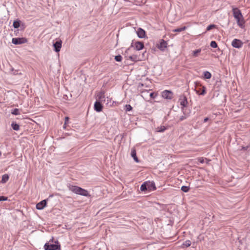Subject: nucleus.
Segmentation results:
<instances>
[{
	"label": "nucleus",
	"instance_id": "nucleus-40",
	"mask_svg": "<svg viewBox=\"0 0 250 250\" xmlns=\"http://www.w3.org/2000/svg\"><path fill=\"white\" fill-rule=\"evenodd\" d=\"M209 118L208 117H206L204 118L203 123H206L209 120Z\"/></svg>",
	"mask_w": 250,
	"mask_h": 250
},
{
	"label": "nucleus",
	"instance_id": "nucleus-31",
	"mask_svg": "<svg viewBox=\"0 0 250 250\" xmlns=\"http://www.w3.org/2000/svg\"><path fill=\"white\" fill-rule=\"evenodd\" d=\"M191 245V242L190 240H186L183 244V247H188Z\"/></svg>",
	"mask_w": 250,
	"mask_h": 250
},
{
	"label": "nucleus",
	"instance_id": "nucleus-14",
	"mask_svg": "<svg viewBox=\"0 0 250 250\" xmlns=\"http://www.w3.org/2000/svg\"><path fill=\"white\" fill-rule=\"evenodd\" d=\"M233 15L236 20L243 16L241 11L237 8L233 9Z\"/></svg>",
	"mask_w": 250,
	"mask_h": 250
},
{
	"label": "nucleus",
	"instance_id": "nucleus-34",
	"mask_svg": "<svg viewBox=\"0 0 250 250\" xmlns=\"http://www.w3.org/2000/svg\"><path fill=\"white\" fill-rule=\"evenodd\" d=\"M125 110L126 111H130L132 110V107L130 104L125 105Z\"/></svg>",
	"mask_w": 250,
	"mask_h": 250
},
{
	"label": "nucleus",
	"instance_id": "nucleus-45",
	"mask_svg": "<svg viewBox=\"0 0 250 250\" xmlns=\"http://www.w3.org/2000/svg\"><path fill=\"white\" fill-rule=\"evenodd\" d=\"M1 151H0V156H1Z\"/></svg>",
	"mask_w": 250,
	"mask_h": 250
},
{
	"label": "nucleus",
	"instance_id": "nucleus-30",
	"mask_svg": "<svg viewBox=\"0 0 250 250\" xmlns=\"http://www.w3.org/2000/svg\"><path fill=\"white\" fill-rule=\"evenodd\" d=\"M157 129L158 132H163L166 130V127L165 126H161L160 127H158Z\"/></svg>",
	"mask_w": 250,
	"mask_h": 250
},
{
	"label": "nucleus",
	"instance_id": "nucleus-20",
	"mask_svg": "<svg viewBox=\"0 0 250 250\" xmlns=\"http://www.w3.org/2000/svg\"><path fill=\"white\" fill-rule=\"evenodd\" d=\"M236 20L238 26L242 28H243L244 27V25L245 24V21L243 17H242V18L237 19Z\"/></svg>",
	"mask_w": 250,
	"mask_h": 250
},
{
	"label": "nucleus",
	"instance_id": "nucleus-22",
	"mask_svg": "<svg viewBox=\"0 0 250 250\" xmlns=\"http://www.w3.org/2000/svg\"><path fill=\"white\" fill-rule=\"evenodd\" d=\"M11 127L13 130L18 131L20 129V125L16 122H13L11 124Z\"/></svg>",
	"mask_w": 250,
	"mask_h": 250
},
{
	"label": "nucleus",
	"instance_id": "nucleus-29",
	"mask_svg": "<svg viewBox=\"0 0 250 250\" xmlns=\"http://www.w3.org/2000/svg\"><path fill=\"white\" fill-rule=\"evenodd\" d=\"M216 28H217V25L214 24H211L207 27L206 31H208L211 30L212 29Z\"/></svg>",
	"mask_w": 250,
	"mask_h": 250
},
{
	"label": "nucleus",
	"instance_id": "nucleus-16",
	"mask_svg": "<svg viewBox=\"0 0 250 250\" xmlns=\"http://www.w3.org/2000/svg\"><path fill=\"white\" fill-rule=\"evenodd\" d=\"M137 34L139 38H145L146 37V31L141 28H139L137 31Z\"/></svg>",
	"mask_w": 250,
	"mask_h": 250
},
{
	"label": "nucleus",
	"instance_id": "nucleus-46",
	"mask_svg": "<svg viewBox=\"0 0 250 250\" xmlns=\"http://www.w3.org/2000/svg\"><path fill=\"white\" fill-rule=\"evenodd\" d=\"M131 46H133V43H131Z\"/></svg>",
	"mask_w": 250,
	"mask_h": 250
},
{
	"label": "nucleus",
	"instance_id": "nucleus-1",
	"mask_svg": "<svg viewBox=\"0 0 250 250\" xmlns=\"http://www.w3.org/2000/svg\"><path fill=\"white\" fill-rule=\"evenodd\" d=\"M68 187L70 190L77 194H79L86 197L90 196V195L88 191L81 187L70 185Z\"/></svg>",
	"mask_w": 250,
	"mask_h": 250
},
{
	"label": "nucleus",
	"instance_id": "nucleus-5",
	"mask_svg": "<svg viewBox=\"0 0 250 250\" xmlns=\"http://www.w3.org/2000/svg\"><path fill=\"white\" fill-rule=\"evenodd\" d=\"M27 42L25 38H15L12 40V43L15 45L21 44Z\"/></svg>",
	"mask_w": 250,
	"mask_h": 250
},
{
	"label": "nucleus",
	"instance_id": "nucleus-24",
	"mask_svg": "<svg viewBox=\"0 0 250 250\" xmlns=\"http://www.w3.org/2000/svg\"><path fill=\"white\" fill-rule=\"evenodd\" d=\"M129 59L134 62H136L139 60L138 56L136 55H133L132 56H130L129 57Z\"/></svg>",
	"mask_w": 250,
	"mask_h": 250
},
{
	"label": "nucleus",
	"instance_id": "nucleus-12",
	"mask_svg": "<svg viewBox=\"0 0 250 250\" xmlns=\"http://www.w3.org/2000/svg\"><path fill=\"white\" fill-rule=\"evenodd\" d=\"M47 199H44L36 205V208L39 210H42L46 206Z\"/></svg>",
	"mask_w": 250,
	"mask_h": 250
},
{
	"label": "nucleus",
	"instance_id": "nucleus-6",
	"mask_svg": "<svg viewBox=\"0 0 250 250\" xmlns=\"http://www.w3.org/2000/svg\"><path fill=\"white\" fill-rule=\"evenodd\" d=\"M173 93L169 90H165L162 92V96L167 100H171L173 98Z\"/></svg>",
	"mask_w": 250,
	"mask_h": 250
},
{
	"label": "nucleus",
	"instance_id": "nucleus-44",
	"mask_svg": "<svg viewBox=\"0 0 250 250\" xmlns=\"http://www.w3.org/2000/svg\"><path fill=\"white\" fill-rule=\"evenodd\" d=\"M66 127V125H63V128H65Z\"/></svg>",
	"mask_w": 250,
	"mask_h": 250
},
{
	"label": "nucleus",
	"instance_id": "nucleus-13",
	"mask_svg": "<svg viewBox=\"0 0 250 250\" xmlns=\"http://www.w3.org/2000/svg\"><path fill=\"white\" fill-rule=\"evenodd\" d=\"M167 43L166 41L162 39L159 44H158V48L161 51H164L165 49L167 47Z\"/></svg>",
	"mask_w": 250,
	"mask_h": 250
},
{
	"label": "nucleus",
	"instance_id": "nucleus-10",
	"mask_svg": "<svg viewBox=\"0 0 250 250\" xmlns=\"http://www.w3.org/2000/svg\"><path fill=\"white\" fill-rule=\"evenodd\" d=\"M103 106L100 101H96L94 104V109L95 111L98 112H100L102 111Z\"/></svg>",
	"mask_w": 250,
	"mask_h": 250
},
{
	"label": "nucleus",
	"instance_id": "nucleus-43",
	"mask_svg": "<svg viewBox=\"0 0 250 250\" xmlns=\"http://www.w3.org/2000/svg\"><path fill=\"white\" fill-rule=\"evenodd\" d=\"M129 50V48L127 49V50H126V51H125V54L127 53V51Z\"/></svg>",
	"mask_w": 250,
	"mask_h": 250
},
{
	"label": "nucleus",
	"instance_id": "nucleus-21",
	"mask_svg": "<svg viewBox=\"0 0 250 250\" xmlns=\"http://www.w3.org/2000/svg\"><path fill=\"white\" fill-rule=\"evenodd\" d=\"M9 176L7 174H5L2 175L1 183H5L9 179Z\"/></svg>",
	"mask_w": 250,
	"mask_h": 250
},
{
	"label": "nucleus",
	"instance_id": "nucleus-15",
	"mask_svg": "<svg viewBox=\"0 0 250 250\" xmlns=\"http://www.w3.org/2000/svg\"><path fill=\"white\" fill-rule=\"evenodd\" d=\"M135 49L136 50H141L144 48V44L143 42L137 41L134 44Z\"/></svg>",
	"mask_w": 250,
	"mask_h": 250
},
{
	"label": "nucleus",
	"instance_id": "nucleus-7",
	"mask_svg": "<svg viewBox=\"0 0 250 250\" xmlns=\"http://www.w3.org/2000/svg\"><path fill=\"white\" fill-rule=\"evenodd\" d=\"M62 41L61 39H58L55 42H53V46L54 47V51L58 53L59 52L62 47Z\"/></svg>",
	"mask_w": 250,
	"mask_h": 250
},
{
	"label": "nucleus",
	"instance_id": "nucleus-18",
	"mask_svg": "<svg viewBox=\"0 0 250 250\" xmlns=\"http://www.w3.org/2000/svg\"><path fill=\"white\" fill-rule=\"evenodd\" d=\"M131 156L133 158L135 162H136V163L139 162V159L137 157L136 151L135 148H133L131 149Z\"/></svg>",
	"mask_w": 250,
	"mask_h": 250
},
{
	"label": "nucleus",
	"instance_id": "nucleus-37",
	"mask_svg": "<svg viewBox=\"0 0 250 250\" xmlns=\"http://www.w3.org/2000/svg\"><path fill=\"white\" fill-rule=\"evenodd\" d=\"M198 161L202 163V164H203L204 163V159L203 157H200L198 158Z\"/></svg>",
	"mask_w": 250,
	"mask_h": 250
},
{
	"label": "nucleus",
	"instance_id": "nucleus-41",
	"mask_svg": "<svg viewBox=\"0 0 250 250\" xmlns=\"http://www.w3.org/2000/svg\"><path fill=\"white\" fill-rule=\"evenodd\" d=\"M52 242V243H53V242H54V238H52V239L49 241V242Z\"/></svg>",
	"mask_w": 250,
	"mask_h": 250
},
{
	"label": "nucleus",
	"instance_id": "nucleus-11",
	"mask_svg": "<svg viewBox=\"0 0 250 250\" xmlns=\"http://www.w3.org/2000/svg\"><path fill=\"white\" fill-rule=\"evenodd\" d=\"M13 26L16 29L20 27H22V29L21 30H23L24 28V24L23 23L21 24V21L19 19H16V20L14 21Z\"/></svg>",
	"mask_w": 250,
	"mask_h": 250
},
{
	"label": "nucleus",
	"instance_id": "nucleus-39",
	"mask_svg": "<svg viewBox=\"0 0 250 250\" xmlns=\"http://www.w3.org/2000/svg\"><path fill=\"white\" fill-rule=\"evenodd\" d=\"M249 146H242V150H247L248 148H249Z\"/></svg>",
	"mask_w": 250,
	"mask_h": 250
},
{
	"label": "nucleus",
	"instance_id": "nucleus-28",
	"mask_svg": "<svg viewBox=\"0 0 250 250\" xmlns=\"http://www.w3.org/2000/svg\"><path fill=\"white\" fill-rule=\"evenodd\" d=\"M201 49H196V50L193 51V54H192L193 56L194 57H197L198 56L199 54L201 52Z\"/></svg>",
	"mask_w": 250,
	"mask_h": 250
},
{
	"label": "nucleus",
	"instance_id": "nucleus-36",
	"mask_svg": "<svg viewBox=\"0 0 250 250\" xmlns=\"http://www.w3.org/2000/svg\"><path fill=\"white\" fill-rule=\"evenodd\" d=\"M8 200V197L4 196H0V201H5Z\"/></svg>",
	"mask_w": 250,
	"mask_h": 250
},
{
	"label": "nucleus",
	"instance_id": "nucleus-4",
	"mask_svg": "<svg viewBox=\"0 0 250 250\" xmlns=\"http://www.w3.org/2000/svg\"><path fill=\"white\" fill-rule=\"evenodd\" d=\"M195 90L198 95H204L206 93V87L202 85L199 82L194 83Z\"/></svg>",
	"mask_w": 250,
	"mask_h": 250
},
{
	"label": "nucleus",
	"instance_id": "nucleus-35",
	"mask_svg": "<svg viewBox=\"0 0 250 250\" xmlns=\"http://www.w3.org/2000/svg\"><path fill=\"white\" fill-rule=\"evenodd\" d=\"M150 97L152 99H155L157 96V94L155 92H151L149 95Z\"/></svg>",
	"mask_w": 250,
	"mask_h": 250
},
{
	"label": "nucleus",
	"instance_id": "nucleus-3",
	"mask_svg": "<svg viewBox=\"0 0 250 250\" xmlns=\"http://www.w3.org/2000/svg\"><path fill=\"white\" fill-rule=\"evenodd\" d=\"M55 244H49L46 243L44 245L45 250H61V245L58 241H54Z\"/></svg>",
	"mask_w": 250,
	"mask_h": 250
},
{
	"label": "nucleus",
	"instance_id": "nucleus-38",
	"mask_svg": "<svg viewBox=\"0 0 250 250\" xmlns=\"http://www.w3.org/2000/svg\"><path fill=\"white\" fill-rule=\"evenodd\" d=\"M68 121H69V118L68 117H65L64 125H66Z\"/></svg>",
	"mask_w": 250,
	"mask_h": 250
},
{
	"label": "nucleus",
	"instance_id": "nucleus-27",
	"mask_svg": "<svg viewBox=\"0 0 250 250\" xmlns=\"http://www.w3.org/2000/svg\"><path fill=\"white\" fill-rule=\"evenodd\" d=\"M181 190L184 192H188L190 190V188L188 186H183L181 187Z\"/></svg>",
	"mask_w": 250,
	"mask_h": 250
},
{
	"label": "nucleus",
	"instance_id": "nucleus-42",
	"mask_svg": "<svg viewBox=\"0 0 250 250\" xmlns=\"http://www.w3.org/2000/svg\"><path fill=\"white\" fill-rule=\"evenodd\" d=\"M16 71H15V72H13V74H14V75H17V74H18V72H16Z\"/></svg>",
	"mask_w": 250,
	"mask_h": 250
},
{
	"label": "nucleus",
	"instance_id": "nucleus-8",
	"mask_svg": "<svg viewBox=\"0 0 250 250\" xmlns=\"http://www.w3.org/2000/svg\"><path fill=\"white\" fill-rule=\"evenodd\" d=\"M179 101L180 103V105L182 106V107L185 108L188 105V102L187 100V98L184 95H182L180 96Z\"/></svg>",
	"mask_w": 250,
	"mask_h": 250
},
{
	"label": "nucleus",
	"instance_id": "nucleus-32",
	"mask_svg": "<svg viewBox=\"0 0 250 250\" xmlns=\"http://www.w3.org/2000/svg\"><path fill=\"white\" fill-rule=\"evenodd\" d=\"M210 46L213 48H216L218 47L217 42L214 41H212L210 42Z\"/></svg>",
	"mask_w": 250,
	"mask_h": 250
},
{
	"label": "nucleus",
	"instance_id": "nucleus-23",
	"mask_svg": "<svg viewBox=\"0 0 250 250\" xmlns=\"http://www.w3.org/2000/svg\"><path fill=\"white\" fill-rule=\"evenodd\" d=\"M204 77L206 79H209L211 77V74L208 71L204 72Z\"/></svg>",
	"mask_w": 250,
	"mask_h": 250
},
{
	"label": "nucleus",
	"instance_id": "nucleus-2",
	"mask_svg": "<svg viewBox=\"0 0 250 250\" xmlns=\"http://www.w3.org/2000/svg\"><path fill=\"white\" fill-rule=\"evenodd\" d=\"M156 189L155 183L153 181H146L144 182L140 187V190L142 191H154Z\"/></svg>",
	"mask_w": 250,
	"mask_h": 250
},
{
	"label": "nucleus",
	"instance_id": "nucleus-25",
	"mask_svg": "<svg viewBox=\"0 0 250 250\" xmlns=\"http://www.w3.org/2000/svg\"><path fill=\"white\" fill-rule=\"evenodd\" d=\"M187 29L186 26H183L180 28H177L172 30L173 32H180L185 31Z\"/></svg>",
	"mask_w": 250,
	"mask_h": 250
},
{
	"label": "nucleus",
	"instance_id": "nucleus-26",
	"mask_svg": "<svg viewBox=\"0 0 250 250\" xmlns=\"http://www.w3.org/2000/svg\"><path fill=\"white\" fill-rule=\"evenodd\" d=\"M11 114L14 115H20V109L18 108H15L11 111Z\"/></svg>",
	"mask_w": 250,
	"mask_h": 250
},
{
	"label": "nucleus",
	"instance_id": "nucleus-33",
	"mask_svg": "<svg viewBox=\"0 0 250 250\" xmlns=\"http://www.w3.org/2000/svg\"><path fill=\"white\" fill-rule=\"evenodd\" d=\"M115 60L117 62H120L122 60V57L120 55H117L115 57Z\"/></svg>",
	"mask_w": 250,
	"mask_h": 250
},
{
	"label": "nucleus",
	"instance_id": "nucleus-19",
	"mask_svg": "<svg viewBox=\"0 0 250 250\" xmlns=\"http://www.w3.org/2000/svg\"><path fill=\"white\" fill-rule=\"evenodd\" d=\"M97 97L99 101H100L101 102L102 101L104 100V98H105L104 92V91H102L100 92H99L97 94Z\"/></svg>",
	"mask_w": 250,
	"mask_h": 250
},
{
	"label": "nucleus",
	"instance_id": "nucleus-9",
	"mask_svg": "<svg viewBox=\"0 0 250 250\" xmlns=\"http://www.w3.org/2000/svg\"><path fill=\"white\" fill-rule=\"evenodd\" d=\"M243 44V42L241 40L236 39H234L231 42V45L236 48H241Z\"/></svg>",
	"mask_w": 250,
	"mask_h": 250
},
{
	"label": "nucleus",
	"instance_id": "nucleus-17",
	"mask_svg": "<svg viewBox=\"0 0 250 250\" xmlns=\"http://www.w3.org/2000/svg\"><path fill=\"white\" fill-rule=\"evenodd\" d=\"M181 109L184 115L180 117L179 119L180 121H182L185 120L188 116V113L187 111V109L184 108L183 107H181Z\"/></svg>",
	"mask_w": 250,
	"mask_h": 250
}]
</instances>
